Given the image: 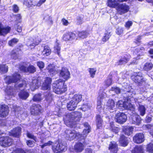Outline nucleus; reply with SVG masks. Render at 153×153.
<instances>
[{
	"instance_id": "f257e3e1",
	"label": "nucleus",
	"mask_w": 153,
	"mask_h": 153,
	"mask_svg": "<svg viewBox=\"0 0 153 153\" xmlns=\"http://www.w3.org/2000/svg\"><path fill=\"white\" fill-rule=\"evenodd\" d=\"M82 117L81 113L73 112L67 114L64 118V122L67 126L71 127H75L77 121H78Z\"/></svg>"
},
{
	"instance_id": "f03ea898",
	"label": "nucleus",
	"mask_w": 153,
	"mask_h": 153,
	"mask_svg": "<svg viewBox=\"0 0 153 153\" xmlns=\"http://www.w3.org/2000/svg\"><path fill=\"white\" fill-rule=\"evenodd\" d=\"M53 91L57 94H61L67 90L66 85H65V81L59 79L55 81L52 84Z\"/></svg>"
},
{
	"instance_id": "7ed1b4c3",
	"label": "nucleus",
	"mask_w": 153,
	"mask_h": 153,
	"mask_svg": "<svg viewBox=\"0 0 153 153\" xmlns=\"http://www.w3.org/2000/svg\"><path fill=\"white\" fill-rule=\"evenodd\" d=\"M66 137L70 140L80 138L82 134L75 130H67L65 131Z\"/></svg>"
},
{
	"instance_id": "20e7f679",
	"label": "nucleus",
	"mask_w": 153,
	"mask_h": 153,
	"mask_svg": "<svg viewBox=\"0 0 153 153\" xmlns=\"http://www.w3.org/2000/svg\"><path fill=\"white\" fill-rule=\"evenodd\" d=\"M52 149L54 153H58L65 151L67 149L65 143H59L53 145Z\"/></svg>"
},
{
	"instance_id": "39448f33",
	"label": "nucleus",
	"mask_w": 153,
	"mask_h": 153,
	"mask_svg": "<svg viewBox=\"0 0 153 153\" xmlns=\"http://www.w3.org/2000/svg\"><path fill=\"white\" fill-rule=\"evenodd\" d=\"M12 143V140L8 137H3L0 138V144L6 147L10 146Z\"/></svg>"
},
{
	"instance_id": "423d86ee",
	"label": "nucleus",
	"mask_w": 153,
	"mask_h": 153,
	"mask_svg": "<svg viewBox=\"0 0 153 153\" xmlns=\"http://www.w3.org/2000/svg\"><path fill=\"white\" fill-rule=\"evenodd\" d=\"M115 119L116 122L120 124H123L126 121L127 117L124 113L119 112L116 115Z\"/></svg>"
},
{
	"instance_id": "0eeeda50",
	"label": "nucleus",
	"mask_w": 153,
	"mask_h": 153,
	"mask_svg": "<svg viewBox=\"0 0 153 153\" xmlns=\"http://www.w3.org/2000/svg\"><path fill=\"white\" fill-rule=\"evenodd\" d=\"M20 79V75L17 73H15L12 76L7 77L5 79L6 83L10 84L11 83L16 82Z\"/></svg>"
},
{
	"instance_id": "6e6552de",
	"label": "nucleus",
	"mask_w": 153,
	"mask_h": 153,
	"mask_svg": "<svg viewBox=\"0 0 153 153\" xmlns=\"http://www.w3.org/2000/svg\"><path fill=\"white\" fill-rule=\"evenodd\" d=\"M129 121L131 123L137 125H139L141 122V119L140 116L136 114H133L129 117Z\"/></svg>"
},
{
	"instance_id": "1a4fd4ad",
	"label": "nucleus",
	"mask_w": 153,
	"mask_h": 153,
	"mask_svg": "<svg viewBox=\"0 0 153 153\" xmlns=\"http://www.w3.org/2000/svg\"><path fill=\"white\" fill-rule=\"evenodd\" d=\"M129 9V7L124 4H119L117 8L118 13L120 15L127 12Z\"/></svg>"
},
{
	"instance_id": "9d476101",
	"label": "nucleus",
	"mask_w": 153,
	"mask_h": 153,
	"mask_svg": "<svg viewBox=\"0 0 153 153\" xmlns=\"http://www.w3.org/2000/svg\"><path fill=\"white\" fill-rule=\"evenodd\" d=\"M9 110L7 105H4L0 106V117H5L8 114Z\"/></svg>"
},
{
	"instance_id": "9b49d317",
	"label": "nucleus",
	"mask_w": 153,
	"mask_h": 153,
	"mask_svg": "<svg viewBox=\"0 0 153 153\" xmlns=\"http://www.w3.org/2000/svg\"><path fill=\"white\" fill-rule=\"evenodd\" d=\"M60 76L65 80H67L70 77V73L67 68H62L60 71Z\"/></svg>"
},
{
	"instance_id": "f8f14e48",
	"label": "nucleus",
	"mask_w": 153,
	"mask_h": 153,
	"mask_svg": "<svg viewBox=\"0 0 153 153\" xmlns=\"http://www.w3.org/2000/svg\"><path fill=\"white\" fill-rule=\"evenodd\" d=\"M51 82L52 79L51 78H46L42 85V89L43 90H48L49 91L51 89Z\"/></svg>"
},
{
	"instance_id": "ddd939ff",
	"label": "nucleus",
	"mask_w": 153,
	"mask_h": 153,
	"mask_svg": "<svg viewBox=\"0 0 153 153\" xmlns=\"http://www.w3.org/2000/svg\"><path fill=\"white\" fill-rule=\"evenodd\" d=\"M76 37L75 34L72 32H68L65 33L62 37V39L64 41L67 42L72 41Z\"/></svg>"
},
{
	"instance_id": "4468645a",
	"label": "nucleus",
	"mask_w": 153,
	"mask_h": 153,
	"mask_svg": "<svg viewBox=\"0 0 153 153\" xmlns=\"http://www.w3.org/2000/svg\"><path fill=\"white\" fill-rule=\"evenodd\" d=\"M42 107L38 104H33L31 106L30 109L31 114L33 115H37L41 112Z\"/></svg>"
},
{
	"instance_id": "2eb2a0df",
	"label": "nucleus",
	"mask_w": 153,
	"mask_h": 153,
	"mask_svg": "<svg viewBox=\"0 0 153 153\" xmlns=\"http://www.w3.org/2000/svg\"><path fill=\"white\" fill-rule=\"evenodd\" d=\"M133 140L134 143L139 144L142 143L144 140V136L141 133L137 134L133 137Z\"/></svg>"
},
{
	"instance_id": "dca6fc26",
	"label": "nucleus",
	"mask_w": 153,
	"mask_h": 153,
	"mask_svg": "<svg viewBox=\"0 0 153 153\" xmlns=\"http://www.w3.org/2000/svg\"><path fill=\"white\" fill-rule=\"evenodd\" d=\"M85 147V145L83 143L78 142L74 145V149L76 152L79 153L84 150Z\"/></svg>"
},
{
	"instance_id": "f3484780",
	"label": "nucleus",
	"mask_w": 153,
	"mask_h": 153,
	"mask_svg": "<svg viewBox=\"0 0 153 153\" xmlns=\"http://www.w3.org/2000/svg\"><path fill=\"white\" fill-rule=\"evenodd\" d=\"M40 85V81L38 79H33L30 84V88L32 91H34L36 89L38 88Z\"/></svg>"
},
{
	"instance_id": "a211bd4d",
	"label": "nucleus",
	"mask_w": 153,
	"mask_h": 153,
	"mask_svg": "<svg viewBox=\"0 0 153 153\" xmlns=\"http://www.w3.org/2000/svg\"><path fill=\"white\" fill-rule=\"evenodd\" d=\"M10 30L9 27H4L1 24H0V35L4 36L8 33Z\"/></svg>"
},
{
	"instance_id": "6ab92c4d",
	"label": "nucleus",
	"mask_w": 153,
	"mask_h": 153,
	"mask_svg": "<svg viewBox=\"0 0 153 153\" xmlns=\"http://www.w3.org/2000/svg\"><path fill=\"white\" fill-rule=\"evenodd\" d=\"M20 69L25 72H29L31 73H33L36 71L35 68L32 65H30L27 68L24 66H22L20 68Z\"/></svg>"
},
{
	"instance_id": "aec40b11",
	"label": "nucleus",
	"mask_w": 153,
	"mask_h": 153,
	"mask_svg": "<svg viewBox=\"0 0 153 153\" xmlns=\"http://www.w3.org/2000/svg\"><path fill=\"white\" fill-rule=\"evenodd\" d=\"M119 141L120 145L123 146H127L128 143L127 138L123 135L120 136Z\"/></svg>"
},
{
	"instance_id": "412c9836",
	"label": "nucleus",
	"mask_w": 153,
	"mask_h": 153,
	"mask_svg": "<svg viewBox=\"0 0 153 153\" xmlns=\"http://www.w3.org/2000/svg\"><path fill=\"white\" fill-rule=\"evenodd\" d=\"M130 57L129 55H125L117 62V65H122L126 63L130 59Z\"/></svg>"
},
{
	"instance_id": "4be33fe9",
	"label": "nucleus",
	"mask_w": 153,
	"mask_h": 153,
	"mask_svg": "<svg viewBox=\"0 0 153 153\" xmlns=\"http://www.w3.org/2000/svg\"><path fill=\"white\" fill-rule=\"evenodd\" d=\"M21 128L20 127H17L14 128L11 131L10 135L15 137H17L20 134Z\"/></svg>"
},
{
	"instance_id": "5701e85b",
	"label": "nucleus",
	"mask_w": 153,
	"mask_h": 153,
	"mask_svg": "<svg viewBox=\"0 0 153 153\" xmlns=\"http://www.w3.org/2000/svg\"><path fill=\"white\" fill-rule=\"evenodd\" d=\"M123 109L130 110L133 111L134 110V106L128 100L127 102H124Z\"/></svg>"
},
{
	"instance_id": "b1692460",
	"label": "nucleus",
	"mask_w": 153,
	"mask_h": 153,
	"mask_svg": "<svg viewBox=\"0 0 153 153\" xmlns=\"http://www.w3.org/2000/svg\"><path fill=\"white\" fill-rule=\"evenodd\" d=\"M19 97L23 100L26 99L29 96V94L27 91L23 90L21 91L19 94Z\"/></svg>"
},
{
	"instance_id": "393cba45",
	"label": "nucleus",
	"mask_w": 153,
	"mask_h": 153,
	"mask_svg": "<svg viewBox=\"0 0 153 153\" xmlns=\"http://www.w3.org/2000/svg\"><path fill=\"white\" fill-rule=\"evenodd\" d=\"M77 104L75 102L73 101V100H71L69 103H68L67 107L68 109L70 111L74 110L76 107Z\"/></svg>"
},
{
	"instance_id": "a878e982",
	"label": "nucleus",
	"mask_w": 153,
	"mask_h": 153,
	"mask_svg": "<svg viewBox=\"0 0 153 153\" xmlns=\"http://www.w3.org/2000/svg\"><path fill=\"white\" fill-rule=\"evenodd\" d=\"M58 40L57 39L55 44L54 47V51L55 53H57L59 56H60V50L61 48L60 46L59 43L58 42Z\"/></svg>"
},
{
	"instance_id": "bb28decb",
	"label": "nucleus",
	"mask_w": 153,
	"mask_h": 153,
	"mask_svg": "<svg viewBox=\"0 0 153 153\" xmlns=\"http://www.w3.org/2000/svg\"><path fill=\"white\" fill-rule=\"evenodd\" d=\"M132 78L133 81L136 83H141L144 81L143 78L142 76L137 75L135 76H132Z\"/></svg>"
},
{
	"instance_id": "cd10ccee",
	"label": "nucleus",
	"mask_w": 153,
	"mask_h": 153,
	"mask_svg": "<svg viewBox=\"0 0 153 153\" xmlns=\"http://www.w3.org/2000/svg\"><path fill=\"white\" fill-rule=\"evenodd\" d=\"M119 4L116 0H108V6L112 8H117Z\"/></svg>"
},
{
	"instance_id": "c85d7f7f",
	"label": "nucleus",
	"mask_w": 153,
	"mask_h": 153,
	"mask_svg": "<svg viewBox=\"0 0 153 153\" xmlns=\"http://www.w3.org/2000/svg\"><path fill=\"white\" fill-rule=\"evenodd\" d=\"M27 5L28 6H36L38 7V0H27L26 1Z\"/></svg>"
},
{
	"instance_id": "c756f323",
	"label": "nucleus",
	"mask_w": 153,
	"mask_h": 153,
	"mask_svg": "<svg viewBox=\"0 0 153 153\" xmlns=\"http://www.w3.org/2000/svg\"><path fill=\"white\" fill-rule=\"evenodd\" d=\"M109 149L114 153H115L118 150L117 145L114 142H111V144H109Z\"/></svg>"
},
{
	"instance_id": "7c9ffc66",
	"label": "nucleus",
	"mask_w": 153,
	"mask_h": 153,
	"mask_svg": "<svg viewBox=\"0 0 153 153\" xmlns=\"http://www.w3.org/2000/svg\"><path fill=\"white\" fill-rule=\"evenodd\" d=\"M82 96L81 95L79 94H75L72 97L71 100H73V102L76 103L77 104L81 100Z\"/></svg>"
},
{
	"instance_id": "2f4dec72",
	"label": "nucleus",
	"mask_w": 153,
	"mask_h": 153,
	"mask_svg": "<svg viewBox=\"0 0 153 153\" xmlns=\"http://www.w3.org/2000/svg\"><path fill=\"white\" fill-rule=\"evenodd\" d=\"M106 106L109 109L113 110L115 107L114 101L111 99L108 100L107 102Z\"/></svg>"
},
{
	"instance_id": "473e14b6",
	"label": "nucleus",
	"mask_w": 153,
	"mask_h": 153,
	"mask_svg": "<svg viewBox=\"0 0 153 153\" xmlns=\"http://www.w3.org/2000/svg\"><path fill=\"white\" fill-rule=\"evenodd\" d=\"M146 108L145 106L142 105H139L138 107V110L140 114L142 116H143L146 114Z\"/></svg>"
},
{
	"instance_id": "72a5a7b5",
	"label": "nucleus",
	"mask_w": 153,
	"mask_h": 153,
	"mask_svg": "<svg viewBox=\"0 0 153 153\" xmlns=\"http://www.w3.org/2000/svg\"><path fill=\"white\" fill-rule=\"evenodd\" d=\"M47 69L48 71L53 74L56 72L55 66L53 64H50L47 67Z\"/></svg>"
},
{
	"instance_id": "f704fd0d",
	"label": "nucleus",
	"mask_w": 153,
	"mask_h": 153,
	"mask_svg": "<svg viewBox=\"0 0 153 153\" xmlns=\"http://www.w3.org/2000/svg\"><path fill=\"white\" fill-rule=\"evenodd\" d=\"M51 53V50L50 48L48 46H45L44 48V49L42 52V53L43 55H45L47 56L50 55Z\"/></svg>"
},
{
	"instance_id": "c9c22d12",
	"label": "nucleus",
	"mask_w": 153,
	"mask_h": 153,
	"mask_svg": "<svg viewBox=\"0 0 153 153\" xmlns=\"http://www.w3.org/2000/svg\"><path fill=\"white\" fill-rule=\"evenodd\" d=\"M143 149L142 146H137L132 151V153H143Z\"/></svg>"
},
{
	"instance_id": "e433bc0d",
	"label": "nucleus",
	"mask_w": 153,
	"mask_h": 153,
	"mask_svg": "<svg viewBox=\"0 0 153 153\" xmlns=\"http://www.w3.org/2000/svg\"><path fill=\"white\" fill-rule=\"evenodd\" d=\"M97 128H99L101 126L102 124V120L99 115H97Z\"/></svg>"
},
{
	"instance_id": "4c0bfd02",
	"label": "nucleus",
	"mask_w": 153,
	"mask_h": 153,
	"mask_svg": "<svg viewBox=\"0 0 153 153\" xmlns=\"http://www.w3.org/2000/svg\"><path fill=\"white\" fill-rule=\"evenodd\" d=\"M7 71V66L5 65H0V74L6 73Z\"/></svg>"
},
{
	"instance_id": "58836bf2",
	"label": "nucleus",
	"mask_w": 153,
	"mask_h": 153,
	"mask_svg": "<svg viewBox=\"0 0 153 153\" xmlns=\"http://www.w3.org/2000/svg\"><path fill=\"white\" fill-rule=\"evenodd\" d=\"M41 42V39L38 37H37V38H35L33 39V43L32 44L30 45V46H33V47L31 48H34L36 45H37Z\"/></svg>"
},
{
	"instance_id": "ea45409f",
	"label": "nucleus",
	"mask_w": 153,
	"mask_h": 153,
	"mask_svg": "<svg viewBox=\"0 0 153 153\" xmlns=\"http://www.w3.org/2000/svg\"><path fill=\"white\" fill-rule=\"evenodd\" d=\"M44 95L45 97V99L47 101L49 102L52 100V94L49 91H48L47 92H45Z\"/></svg>"
},
{
	"instance_id": "a19ab883",
	"label": "nucleus",
	"mask_w": 153,
	"mask_h": 153,
	"mask_svg": "<svg viewBox=\"0 0 153 153\" xmlns=\"http://www.w3.org/2000/svg\"><path fill=\"white\" fill-rule=\"evenodd\" d=\"M45 21L47 22L48 24L52 25L53 23L51 17L49 15L45 16L44 18Z\"/></svg>"
},
{
	"instance_id": "79ce46f5",
	"label": "nucleus",
	"mask_w": 153,
	"mask_h": 153,
	"mask_svg": "<svg viewBox=\"0 0 153 153\" xmlns=\"http://www.w3.org/2000/svg\"><path fill=\"white\" fill-rule=\"evenodd\" d=\"M152 67V64L151 62H149L145 64L143 68L145 70L147 71L151 70Z\"/></svg>"
},
{
	"instance_id": "37998d69",
	"label": "nucleus",
	"mask_w": 153,
	"mask_h": 153,
	"mask_svg": "<svg viewBox=\"0 0 153 153\" xmlns=\"http://www.w3.org/2000/svg\"><path fill=\"white\" fill-rule=\"evenodd\" d=\"M43 99L40 94L35 95L33 98V100L34 101L37 102L40 101Z\"/></svg>"
},
{
	"instance_id": "c03bdc74",
	"label": "nucleus",
	"mask_w": 153,
	"mask_h": 153,
	"mask_svg": "<svg viewBox=\"0 0 153 153\" xmlns=\"http://www.w3.org/2000/svg\"><path fill=\"white\" fill-rule=\"evenodd\" d=\"M78 36L80 38L83 39L86 38L88 35V33L85 31L80 32L78 33Z\"/></svg>"
},
{
	"instance_id": "a18cd8bd",
	"label": "nucleus",
	"mask_w": 153,
	"mask_h": 153,
	"mask_svg": "<svg viewBox=\"0 0 153 153\" xmlns=\"http://www.w3.org/2000/svg\"><path fill=\"white\" fill-rule=\"evenodd\" d=\"M133 130V128L132 127L127 128L125 130V134L128 135H130L132 134Z\"/></svg>"
},
{
	"instance_id": "49530a36",
	"label": "nucleus",
	"mask_w": 153,
	"mask_h": 153,
	"mask_svg": "<svg viewBox=\"0 0 153 153\" xmlns=\"http://www.w3.org/2000/svg\"><path fill=\"white\" fill-rule=\"evenodd\" d=\"M112 83V81L111 78H108L105 81V85L108 87L110 86Z\"/></svg>"
},
{
	"instance_id": "de8ad7c7",
	"label": "nucleus",
	"mask_w": 153,
	"mask_h": 153,
	"mask_svg": "<svg viewBox=\"0 0 153 153\" xmlns=\"http://www.w3.org/2000/svg\"><path fill=\"white\" fill-rule=\"evenodd\" d=\"M146 151L149 152L153 153V144H150L147 146Z\"/></svg>"
},
{
	"instance_id": "09e8293b",
	"label": "nucleus",
	"mask_w": 153,
	"mask_h": 153,
	"mask_svg": "<svg viewBox=\"0 0 153 153\" xmlns=\"http://www.w3.org/2000/svg\"><path fill=\"white\" fill-rule=\"evenodd\" d=\"M18 41V40L16 38H13L9 41V45L10 46H13L14 44H16Z\"/></svg>"
},
{
	"instance_id": "8fccbe9b",
	"label": "nucleus",
	"mask_w": 153,
	"mask_h": 153,
	"mask_svg": "<svg viewBox=\"0 0 153 153\" xmlns=\"http://www.w3.org/2000/svg\"><path fill=\"white\" fill-rule=\"evenodd\" d=\"M96 70L95 69L93 68H90L89 69V71L91 75V76L93 78L95 74Z\"/></svg>"
},
{
	"instance_id": "3c124183",
	"label": "nucleus",
	"mask_w": 153,
	"mask_h": 153,
	"mask_svg": "<svg viewBox=\"0 0 153 153\" xmlns=\"http://www.w3.org/2000/svg\"><path fill=\"white\" fill-rule=\"evenodd\" d=\"M124 102L122 101H118L117 104V106L120 109H123Z\"/></svg>"
},
{
	"instance_id": "603ef678",
	"label": "nucleus",
	"mask_w": 153,
	"mask_h": 153,
	"mask_svg": "<svg viewBox=\"0 0 153 153\" xmlns=\"http://www.w3.org/2000/svg\"><path fill=\"white\" fill-rule=\"evenodd\" d=\"M111 90L114 91L117 94H118L120 93L121 91L120 89L118 87H112L111 88Z\"/></svg>"
},
{
	"instance_id": "864d4df0",
	"label": "nucleus",
	"mask_w": 153,
	"mask_h": 153,
	"mask_svg": "<svg viewBox=\"0 0 153 153\" xmlns=\"http://www.w3.org/2000/svg\"><path fill=\"white\" fill-rule=\"evenodd\" d=\"M110 129L113 132H114L116 134L117 133L119 130V128L113 126L112 125L111 126Z\"/></svg>"
},
{
	"instance_id": "5fc2aeb1",
	"label": "nucleus",
	"mask_w": 153,
	"mask_h": 153,
	"mask_svg": "<svg viewBox=\"0 0 153 153\" xmlns=\"http://www.w3.org/2000/svg\"><path fill=\"white\" fill-rule=\"evenodd\" d=\"M27 135L28 137L32 139L35 141H36V137L31 133L27 131Z\"/></svg>"
},
{
	"instance_id": "6e6d98bb",
	"label": "nucleus",
	"mask_w": 153,
	"mask_h": 153,
	"mask_svg": "<svg viewBox=\"0 0 153 153\" xmlns=\"http://www.w3.org/2000/svg\"><path fill=\"white\" fill-rule=\"evenodd\" d=\"M37 66L39 67L40 69H42L44 68L45 64L42 61H39L37 62Z\"/></svg>"
},
{
	"instance_id": "4d7b16f0",
	"label": "nucleus",
	"mask_w": 153,
	"mask_h": 153,
	"mask_svg": "<svg viewBox=\"0 0 153 153\" xmlns=\"http://www.w3.org/2000/svg\"><path fill=\"white\" fill-rule=\"evenodd\" d=\"M15 27L16 30L18 32H21L22 31V27L19 25V24H17L15 25Z\"/></svg>"
},
{
	"instance_id": "13d9d810",
	"label": "nucleus",
	"mask_w": 153,
	"mask_h": 153,
	"mask_svg": "<svg viewBox=\"0 0 153 153\" xmlns=\"http://www.w3.org/2000/svg\"><path fill=\"white\" fill-rule=\"evenodd\" d=\"M18 53H17L14 51H13L11 53V56L12 58L14 59H16L18 57Z\"/></svg>"
},
{
	"instance_id": "bf43d9fd",
	"label": "nucleus",
	"mask_w": 153,
	"mask_h": 153,
	"mask_svg": "<svg viewBox=\"0 0 153 153\" xmlns=\"http://www.w3.org/2000/svg\"><path fill=\"white\" fill-rule=\"evenodd\" d=\"M53 143V142L51 141H49L46 143H45L44 144L40 145L42 148H43L47 146H49L51 145Z\"/></svg>"
},
{
	"instance_id": "052dcab7",
	"label": "nucleus",
	"mask_w": 153,
	"mask_h": 153,
	"mask_svg": "<svg viewBox=\"0 0 153 153\" xmlns=\"http://www.w3.org/2000/svg\"><path fill=\"white\" fill-rule=\"evenodd\" d=\"M27 145L30 147H33V146L35 143L30 140H27L26 142Z\"/></svg>"
},
{
	"instance_id": "680f3d73",
	"label": "nucleus",
	"mask_w": 153,
	"mask_h": 153,
	"mask_svg": "<svg viewBox=\"0 0 153 153\" xmlns=\"http://www.w3.org/2000/svg\"><path fill=\"white\" fill-rule=\"evenodd\" d=\"M6 92L8 95L12 96L13 95V91L12 89H7L6 91Z\"/></svg>"
},
{
	"instance_id": "e2e57ef3",
	"label": "nucleus",
	"mask_w": 153,
	"mask_h": 153,
	"mask_svg": "<svg viewBox=\"0 0 153 153\" xmlns=\"http://www.w3.org/2000/svg\"><path fill=\"white\" fill-rule=\"evenodd\" d=\"M110 36L108 33H106L105 34V35L104 36V37L102 39V40L104 42H105L106 41H107L109 38H110Z\"/></svg>"
},
{
	"instance_id": "0e129e2a",
	"label": "nucleus",
	"mask_w": 153,
	"mask_h": 153,
	"mask_svg": "<svg viewBox=\"0 0 153 153\" xmlns=\"http://www.w3.org/2000/svg\"><path fill=\"white\" fill-rule=\"evenodd\" d=\"M13 10L14 12H17L19 10V7L16 4H14L13 6Z\"/></svg>"
},
{
	"instance_id": "69168bd1",
	"label": "nucleus",
	"mask_w": 153,
	"mask_h": 153,
	"mask_svg": "<svg viewBox=\"0 0 153 153\" xmlns=\"http://www.w3.org/2000/svg\"><path fill=\"white\" fill-rule=\"evenodd\" d=\"M132 24V22L131 21H128L126 22L125 26L126 27L129 28Z\"/></svg>"
},
{
	"instance_id": "338daca9",
	"label": "nucleus",
	"mask_w": 153,
	"mask_h": 153,
	"mask_svg": "<svg viewBox=\"0 0 153 153\" xmlns=\"http://www.w3.org/2000/svg\"><path fill=\"white\" fill-rule=\"evenodd\" d=\"M83 18L81 17H78L77 19V23L79 24H81L82 23Z\"/></svg>"
},
{
	"instance_id": "774afa93",
	"label": "nucleus",
	"mask_w": 153,
	"mask_h": 153,
	"mask_svg": "<svg viewBox=\"0 0 153 153\" xmlns=\"http://www.w3.org/2000/svg\"><path fill=\"white\" fill-rule=\"evenodd\" d=\"M117 30L116 33L118 35H121L123 33V30L122 28H118Z\"/></svg>"
}]
</instances>
